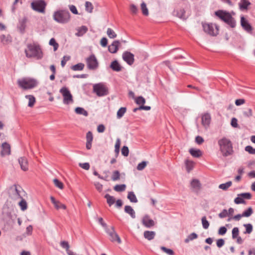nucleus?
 Instances as JSON below:
<instances>
[{"mask_svg": "<svg viewBox=\"0 0 255 255\" xmlns=\"http://www.w3.org/2000/svg\"><path fill=\"white\" fill-rule=\"evenodd\" d=\"M85 65L82 63H79L71 67V69L73 71H81L84 68Z\"/></svg>", "mask_w": 255, "mask_h": 255, "instance_id": "nucleus-34", "label": "nucleus"}, {"mask_svg": "<svg viewBox=\"0 0 255 255\" xmlns=\"http://www.w3.org/2000/svg\"><path fill=\"white\" fill-rule=\"evenodd\" d=\"M93 139V133L91 131H89L86 133V140L89 142H92Z\"/></svg>", "mask_w": 255, "mask_h": 255, "instance_id": "nucleus-60", "label": "nucleus"}, {"mask_svg": "<svg viewBox=\"0 0 255 255\" xmlns=\"http://www.w3.org/2000/svg\"><path fill=\"white\" fill-rule=\"evenodd\" d=\"M2 150L1 154L2 155H9L10 154V146L9 144L4 142L1 144Z\"/></svg>", "mask_w": 255, "mask_h": 255, "instance_id": "nucleus-20", "label": "nucleus"}, {"mask_svg": "<svg viewBox=\"0 0 255 255\" xmlns=\"http://www.w3.org/2000/svg\"><path fill=\"white\" fill-rule=\"evenodd\" d=\"M31 6L34 11L43 13L45 12L46 3L44 0H36L31 3Z\"/></svg>", "mask_w": 255, "mask_h": 255, "instance_id": "nucleus-5", "label": "nucleus"}, {"mask_svg": "<svg viewBox=\"0 0 255 255\" xmlns=\"http://www.w3.org/2000/svg\"><path fill=\"white\" fill-rule=\"evenodd\" d=\"M107 34L109 37L112 39L116 38L117 36L115 32L111 28H108L107 29Z\"/></svg>", "mask_w": 255, "mask_h": 255, "instance_id": "nucleus-39", "label": "nucleus"}, {"mask_svg": "<svg viewBox=\"0 0 255 255\" xmlns=\"http://www.w3.org/2000/svg\"><path fill=\"white\" fill-rule=\"evenodd\" d=\"M239 196H241L243 200L251 199L252 198V194L250 193H243L239 194Z\"/></svg>", "mask_w": 255, "mask_h": 255, "instance_id": "nucleus-56", "label": "nucleus"}, {"mask_svg": "<svg viewBox=\"0 0 255 255\" xmlns=\"http://www.w3.org/2000/svg\"><path fill=\"white\" fill-rule=\"evenodd\" d=\"M49 45L53 46L54 51H55L58 49L59 47V44L56 41L55 39L54 38H52L50 39L49 42Z\"/></svg>", "mask_w": 255, "mask_h": 255, "instance_id": "nucleus-41", "label": "nucleus"}, {"mask_svg": "<svg viewBox=\"0 0 255 255\" xmlns=\"http://www.w3.org/2000/svg\"><path fill=\"white\" fill-rule=\"evenodd\" d=\"M94 185L96 188V189L99 192H101L103 190V185L101 184L100 183L97 182L94 183Z\"/></svg>", "mask_w": 255, "mask_h": 255, "instance_id": "nucleus-64", "label": "nucleus"}, {"mask_svg": "<svg viewBox=\"0 0 255 255\" xmlns=\"http://www.w3.org/2000/svg\"><path fill=\"white\" fill-rule=\"evenodd\" d=\"M147 164V161H143L141 162L138 164L137 166V169L138 170L141 171L146 166Z\"/></svg>", "mask_w": 255, "mask_h": 255, "instance_id": "nucleus-51", "label": "nucleus"}, {"mask_svg": "<svg viewBox=\"0 0 255 255\" xmlns=\"http://www.w3.org/2000/svg\"><path fill=\"white\" fill-rule=\"evenodd\" d=\"M125 212L129 214L130 217L134 219L135 218V213L132 208L129 205H126L125 207Z\"/></svg>", "mask_w": 255, "mask_h": 255, "instance_id": "nucleus-24", "label": "nucleus"}, {"mask_svg": "<svg viewBox=\"0 0 255 255\" xmlns=\"http://www.w3.org/2000/svg\"><path fill=\"white\" fill-rule=\"evenodd\" d=\"M253 213V211L252 207H249L247 210H245L242 214V216L244 217H250Z\"/></svg>", "mask_w": 255, "mask_h": 255, "instance_id": "nucleus-48", "label": "nucleus"}, {"mask_svg": "<svg viewBox=\"0 0 255 255\" xmlns=\"http://www.w3.org/2000/svg\"><path fill=\"white\" fill-rule=\"evenodd\" d=\"M120 145L121 139L119 138H118L116 140V144L115 145V152L116 153L117 155L119 154L120 152Z\"/></svg>", "mask_w": 255, "mask_h": 255, "instance_id": "nucleus-43", "label": "nucleus"}, {"mask_svg": "<svg viewBox=\"0 0 255 255\" xmlns=\"http://www.w3.org/2000/svg\"><path fill=\"white\" fill-rule=\"evenodd\" d=\"M202 26L204 31L211 36H216L219 32V26L216 24L203 23Z\"/></svg>", "mask_w": 255, "mask_h": 255, "instance_id": "nucleus-4", "label": "nucleus"}, {"mask_svg": "<svg viewBox=\"0 0 255 255\" xmlns=\"http://www.w3.org/2000/svg\"><path fill=\"white\" fill-rule=\"evenodd\" d=\"M130 10L132 14H136L138 12V8L135 4H131L130 5Z\"/></svg>", "mask_w": 255, "mask_h": 255, "instance_id": "nucleus-53", "label": "nucleus"}, {"mask_svg": "<svg viewBox=\"0 0 255 255\" xmlns=\"http://www.w3.org/2000/svg\"><path fill=\"white\" fill-rule=\"evenodd\" d=\"M211 117L209 113H205L202 116V124L206 128H208L211 122Z\"/></svg>", "mask_w": 255, "mask_h": 255, "instance_id": "nucleus-16", "label": "nucleus"}, {"mask_svg": "<svg viewBox=\"0 0 255 255\" xmlns=\"http://www.w3.org/2000/svg\"><path fill=\"white\" fill-rule=\"evenodd\" d=\"M122 154L124 156H128L129 154V149L128 146H124L122 148Z\"/></svg>", "mask_w": 255, "mask_h": 255, "instance_id": "nucleus-54", "label": "nucleus"}, {"mask_svg": "<svg viewBox=\"0 0 255 255\" xmlns=\"http://www.w3.org/2000/svg\"><path fill=\"white\" fill-rule=\"evenodd\" d=\"M224 156H228L232 154L233 152L232 144L231 142L227 139L224 138Z\"/></svg>", "mask_w": 255, "mask_h": 255, "instance_id": "nucleus-12", "label": "nucleus"}, {"mask_svg": "<svg viewBox=\"0 0 255 255\" xmlns=\"http://www.w3.org/2000/svg\"><path fill=\"white\" fill-rule=\"evenodd\" d=\"M215 15L223 21V10H219L215 12Z\"/></svg>", "mask_w": 255, "mask_h": 255, "instance_id": "nucleus-61", "label": "nucleus"}, {"mask_svg": "<svg viewBox=\"0 0 255 255\" xmlns=\"http://www.w3.org/2000/svg\"><path fill=\"white\" fill-rule=\"evenodd\" d=\"M97 221L101 226L105 228V229L108 228L107 224L104 222L103 219L102 217L98 218Z\"/></svg>", "mask_w": 255, "mask_h": 255, "instance_id": "nucleus-63", "label": "nucleus"}, {"mask_svg": "<svg viewBox=\"0 0 255 255\" xmlns=\"http://www.w3.org/2000/svg\"><path fill=\"white\" fill-rule=\"evenodd\" d=\"M75 112L77 114L88 116V113L84 108L81 107H77L75 109Z\"/></svg>", "mask_w": 255, "mask_h": 255, "instance_id": "nucleus-30", "label": "nucleus"}, {"mask_svg": "<svg viewBox=\"0 0 255 255\" xmlns=\"http://www.w3.org/2000/svg\"><path fill=\"white\" fill-rule=\"evenodd\" d=\"M18 84L20 87L24 90H27L36 87L38 85V82L36 79L33 78L28 79H23L19 80Z\"/></svg>", "mask_w": 255, "mask_h": 255, "instance_id": "nucleus-3", "label": "nucleus"}, {"mask_svg": "<svg viewBox=\"0 0 255 255\" xmlns=\"http://www.w3.org/2000/svg\"><path fill=\"white\" fill-rule=\"evenodd\" d=\"M120 173L118 170H115L113 172L111 179L113 181H117L120 179Z\"/></svg>", "mask_w": 255, "mask_h": 255, "instance_id": "nucleus-40", "label": "nucleus"}, {"mask_svg": "<svg viewBox=\"0 0 255 255\" xmlns=\"http://www.w3.org/2000/svg\"><path fill=\"white\" fill-rule=\"evenodd\" d=\"M224 22L228 24L231 27L234 28L236 25L235 19L228 12L224 11Z\"/></svg>", "mask_w": 255, "mask_h": 255, "instance_id": "nucleus-11", "label": "nucleus"}, {"mask_svg": "<svg viewBox=\"0 0 255 255\" xmlns=\"http://www.w3.org/2000/svg\"><path fill=\"white\" fill-rule=\"evenodd\" d=\"M18 162L20 165L21 169L23 171H27L28 169L27 160L25 157H21L18 159Z\"/></svg>", "mask_w": 255, "mask_h": 255, "instance_id": "nucleus-19", "label": "nucleus"}, {"mask_svg": "<svg viewBox=\"0 0 255 255\" xmlns=\"http://www.w3.org/2000/svg\"><path fill=\"white\" fill-rule=\"evenodd\" d=\"M122 58L128 65H131L134 61V55L130 52L126 51L123 52Z\"/></svg>", "mask_w": 255, "mask_h": 255, "instance_id": "nucleus-10", "label": "nucleus"}, {"mask_svg": "<svg viewBox=\"0 0 255 255\" xmlns=\"http://www.w3.org/2000/svg\"><path fill=\"white\" fill-rule=\"evenodd\" d=\"M27 21V18L25 16L21 19H19L17 28L21 34H23L25 32Z\"/></svg>", "mask_w": 255, "mask_h": 255, "instance_id": "nucleus-17", "label": "nucleus"}, {"mask_svg": "<svg viewBox=\"0 0 255 255\" xmlns=\"http://www.w3.org/2000/svg\"><path fill=\"white\" fill-rule=\"evenodd\" d=\"M18 205H19V206L20 207V209L22 211H25L27 208V202L22 198H21V201L19 202Z\"/></svg>", "mask_w": 255, "mask_h": 255, "instance_id": "nucleus-38", "label": "nucleus"}, {"mask_svg": "<svg viewBox=\"0 0 255 255\" xmlns=\"http://www.w3.org/2000/svg\"><path fill=\"white\" fill-rule=\"evenodd\" d=\"M155 236V233L154 231H146L144 232V237L149 241L153 239Z\"/></svg>", "mask_w": 255, "mask_h": 255, "instance_id": "nucleus-26", "label": "nucleus"}, {"mask_svg": "<svg viewBox=\"0 0 255 255\" xmlns=\"http://www.w3.org/2000/svg\"><path fill=\"white\" fill-rule=\"evenodd\" d=\"M185 163L187 172L189 173L193 168L194 162L189 160H186Z\"/></svg>", "mask_w": 255, "mask_h": 255, "instance_id": "nucleus-32", "label": "nucleus"}, {"mask_svg": "<svg viewBox=\"0 0 255 255\" xmlns=\"http://www.w3.org/2000/svg\"><path fill=\"white\" fill-rule=\"evenodd\" d=\"M234 202L237 204H245V201L243 199L241 196H239V194L238 195V197H236L234 200Z\"/></svg>", "mask_w": 255, "mask_h": 255, "instance_id": "nucleus-52", "label": "nucleus"}, {"mask_svg": "<svg viewBox=\"0 0 255 255\" xmlns=\"http://www.w3.org/2000/svg\"><path fill=\"white\" fill-rule=\"evenodd\" d=\"M55 185L60 189H62L64 187L63 184L58 179L55 178L53 180Z\"/></svg>", "mask_w": 255, "mask_h": 255, "instance_id": "nucleus-50", "label": "nucleus"}, {"mask_svg": "<svg viewBox=\"0 0 255 255\" xmlns=\"http://www.w3.org/2000/svg\"><path fill=\"white\" fill-rule=\"evenodd\" d=\"M88 31V28L86 26L83 25L81 27H80L78 29V32L77 33V35L78 36H82L85 33H86Z\"/></svg>", "mask_w": 255, "mask_h": 255, "instance_id": "nucleus-35", "label": "nucleus"}, {"mask_svg": "<svg viewBox=\"0 0 255 255\" xmlns=\"http://www.w3.org/2000/svg\"><path fill=\"white\" fill-rule=\"evenodd\" d=\"M25 98L28 100V106L32 107L35 103V98L33 95H28L25 96Z\"/></svg>", "mask_w": 255, "mask_h": 255, "instance_id": "nucleus-28", "label": "nucleus"}, {"mask_svg": "<svg viewBox=\"0 0 255 255\" xmlns=\"http://www.w3.org/2000/svg\"><path fill=\"white\" fill-rule=\"evenodd\" d=\"M104 197L107 199V203L110 206H111L113 204L115 203V199L113 196H111L109 194H106L105 195Z\"/></svg>", "mask_w": 255, "mask_h": 255, "instance_id": "nucleus-31", "label": "nucleus"}, {"mask_svg": "<svg viewBox=\"0 0 255 255\" xmlns=\"http://www.w3.org/2000/svg\"><path fill=\"white\" fill-rule=\"evenodd\" d=\"M106 232L110 236V240L111 242H117L119 244H121L122 243L120 237L116 233L113 227H112L111 229H106Z\"/></svg>", "mask_w": 255, "mask_h": 255, "instance_id": "nucleus-8", "label": "nucleus"}, {"mask_svg": "<svg viewBox=\"0 0 255 255\" xmlns=\"http://www.w3.org/2000/svg\"><path fill=\"white\" fill-rule=\"evenodd\" d=\"M86 10L90 13L92 12L93 9V6L92 3L89 1H86L85 3Z\"/></svg>", "mask_w": 255, "mask_h": 255, "instance_id": "nucleus-42", "label": "nucleus"}, {"mask_svg": "<svg viewBox=\"0 0 255 255\" xmlns=\"http://www.w3.org/2000/svg\"><path fill=\"white\" fill-rule=\"evenodd\" d=\"M239 229L238 227H235L232 230V237L233 239L237 238L239 235Z\"/></svg>", "mask_w": 255, "mask_h": 255, "instance_id": "nucleus-57", "label": "nucleus"}, {"mask_svg": "<svg viewBox=\"0 0 255 255\" xmlns=\"http://www.w3.org/2000/svg\"><path fill=\"white\" fill-rule=\"evenodd\" d=\"M142 223L144 226L150 228L154 226V222L153 220L150 219L148 215H145L142 219Z\"/></svg>", "mask_w": 255, "mask_h": 255, "instance_id": "nucleus-14", "label": "nucleus"}, {"mask_svg": "<svg viewBox=\"0 0 255 255\" xmlns=\"http://www.w3.org/2000/svg\"><path fill=\"white\" fill-rule=\"evenodd\" d=\"M25 56L28 58H35L37 60L41 59L43 53L39 45L35 43H29L27 45V49H25Z\"/></svg>", "mask_w": 255, "mask_h": 255, "instance_id": "nucleus-1", "label": "nucleus"}, {"mask_svg": "<svg viewBox=\"0 0 255 255\" xmlns=\"http://www.w3.org/2000/svg\"><path fill=\"white\" fill-rule=\"evenodd\" d=\"M161 250L169 255H173L174 253L171 249H167L165 247H161Z\"/></svg>", "mask_w": 255, "mask_h": 255, "instance_id": "nucleus-55", "label": "nucleus"}, {"mask_svg": "<svg viewBox=\"0 0 255 255\" xmlns=\"http://www.w3.org/2000/svg\"><path fill=\"white\" fill-rule=\"evenodd\" d=\"M126 184H117L114 187V189L117 192H122L126 190Z\"/></svg>", "mask_w": 255, "mask_h": 255, "instance_id": "nucleus-36", "label": "nucleus"}, {"mask_svg": "<svg viewBox=\"0 0 255 255\" xmlns=\"http://www.w3.org/2000/svg\"><path fill=\"white\" fill-rule=\"evenodd\" d=\"M60 246L64 249L66 250V252L68 255V252L71 251V250H69V245L68 242L67 241H62L60 243Z\"/></svg>", "mask_w": 255, "mask_h": 255, "instance_id": "nucleus-47", "label": "nucleus"}, {"mask_svg": "<svg viewBox=\"0 0 255 255\" xmlns=\"http://www.w3.org/2000/svg\"><path fill=\"white\" fill-rule=\"evenodd\" d=\"M93 92L99 97L106 96L108 94V89L102 83L96 84L93 86Z\"/></svg>", "mask_w": 255, "mask_h": 255, "instance_id": "nucleus-6", "label": "nucleus"}, {"mask_svg": "<svg viewBox=\"0 0 255 255\" xmlns=\"http://www.w3.org/2000/svg\"><path fill=\"white\" fill-rule=\"evenodd\" d=\"M50 200L56 209H63L65 210L66 209V206L64 204L61 203L58 201H56L53 196L50 197Z\"/></svg>", "mask_w": 255, "mask_h": 255, "instance_id": "nucleus-21", "label": "nucleus"}, {"mask_svg": "<svg viewBox=\"0 0 255 255\" xmlns=\"http://www.w3.org/2000/svg\"><path fill=\"white\" fill-rule=\"evenodd\" d=\"M241 25L243 28L248 32H251L253 30L251 25L244 16L241 17Z\"/></svg>", "mask_w": 255, "mask_h": 255, "instance_id": "nucleus-13", "label": "nucleus"}, {"mask_svg": "<svg viewBox=\"0 0 255 255\" xmlns=\"http://www.w3.org/2000/svg\"><path fill=\"white\" fill-rule=\"evenodd\" d=\"M174 13L179 18L183 19H186V17L185 16V10L181 8L179 10L174 11Z\"/></svg>", "mask_w": 255, "mask_h": 255, "instance_id": "nucleus-25", "label": "nucleus"}, {"mask_svg": "<svg viewBox=\"0 0 255 255\" xmlns=\"http://www.w3.org/2000/svg\"><path fill=\"white\" fill-rule=\"evenodd\" d=\"M245 150L250 154H255V148H254L250 145H248L245 147Z\"/></svg>", "mask_w": 255, "mask_h": 255, "instance_id": "nucleus-59", "label": "nucleus"}, {"mask_svg": "<svg viewBox=\"0 0 255 255\" xmlns=\"http://www.w3.org/2000/svg\"><path fill=\"white\" fill-rule=\"evenodd\" d=\"M100 44L102 47H105L108 45V39L106 37H103L100 41Z\"/></svg>", "mask_w": 255, "mask_h": 255, "instance_id": "nucleus-62", "label": "nucleus"}, {"mask_svg": "<svg viewBox=\"0 0 255 255\" xmlns=\"http://www.w3.org/2000/svg\"><path fill=\"white\" fill-rule=\"evenodd\" d=\"M250 4V2L248 0H242L240 4L241 8L247 9L248 6Z\"/></svg>", "mask_w": 255, "mask_h": 255, "instance_id": "nucleus-49", "label": "nucleus"}, {"mask_svg": "<svg viewBox=\"0 0 255 255\" xmlns=\"http://www.w3.org/2000/svg\"><path fill=\"white\" fill-rule=\"evenodd\" d=\"M244 226L246 228V231L244 234H251L253 231V226L251 224H244Z\"/></svg>", "mask_w": 255, "mask_h": 255, "instance_id": "nucleus-45", "label": "nucleus"}, {"mask_svg": "<svg viewBox=\"0 0 255 255\" xmlns=\"http://www.w3.org/2000/svg\"><path fill=\"white\" fill-rule=\"evenodd\" d=\"M70 59V57L69 56H64L61 62V65L62 67H64L66 64L67 61H69Z\"/></svg>", "mask_w": 255, "mask_h": 255, "instance_id": "nucleus-58", "label": "nucleus"}, {"mask_svg": "<svg viewBox=\"0 0 255 255\" xmlns=\"http://www.w3.org/2000/svg\"><path fill=\"white\" fill-rule=\"evenodd\" d=\"M127 198L132 203H137L138 202L135 194L132 191L128 192Z\"/></svg>", "mask_w": 255, "mask_h": 255, "instance_id": "nucleus-29", "label": "nucleus"}, {"mask_svg": "<svg viewBox=\"0 0 255 255\" xmlns=\"http://www.w3.org/2000/svg\"><path fill=\"white\" fill-rule=\"evenodd\" d=\"M88 68L90 70H95L98 66V62L94 54L91 55L86 59Z\"/></svg>", "mask_w": 255, "mask_h": 255, "instance_id": "nucleus-9", "label": "nucleus"}, {"mask_svg": "<svg viewBox=\"0 0 255 255\" xmlns=\"http://www.w3.org/2000/svg\"><path fill=\"white\" fill-rule=\"evenodd\" d=\"M60 92L63 97V103L68 105L73 102V97L68 89L65 87H62L60 90Z\"/></svg>", "mask_w": 255, "mask_h": 255, "instance_id": "nucleus-7", "label": "nucleus"}, {"mask_svg": "<svg viewBox=\"0 0 255 255\" xmlns=\"http://www.w3.org/2000/svg\"><path fill=\"white\" fill-rule=\"evenodd\" d=\"M127 108L126 107H121L120 108L117 112V117L118 119H120L122 118L125 113L126 112Z\"/></svg>", "mask_w": 255, "mask_h": 255, "instance_id": "nucleus-33", "label": "nucleus"}, {"mask_svg": "<svg viewBox=\"0 0 255 255\" xmlns=\"http://www.w3.org/2000/svg\"><path fill=\"white\" fill-rule=\"evenodd\" d=\"M110 67L114 71L120 72L122 70V67L118 60H115L110 64Z\"/></svg>", "mask_w": 255, "mask_h": 255, "instance_id": "nucleus-22", "label": "nucleus"}, {"mask_svg": "<svg viewBox=\"0 0 255 255\" xmlns=\"http://www.w3.org/2000/svg\"><path fill=\"white\" fill-rule=\"evenodd\" d=\"M121 43L119 40H114L112 43L108 46V51L111 53H116L119 49Z\"/></svg>", "mask_w": 255, "mask_h": 255, "instance_id": "nucleus-15", "label": "nucleus"}, {"mask_svg": "<svg viewBox=\"0 0 255 255\" xmlns=\"http://www.w3.org/2000/svg\"><path fill=\"white\" fill-rule=\"evenodd\" d=\"M218 145L220 147V152L218 153L219 157L222 158L223 156V137L218 140Z\"/></svg>", "mask_w": 255, "mask_h": 255, "instance_id": "nucleus-27", "label": "nucleus"}, {"mask_svg": "<svg viewBox=\"0 0 255 255\" xmlns=\"http://www.w3.org/2000/svg\"><path fill=\"white\" fill-rule=\"evenodd\" d=\"M190 184L194 192L196 193L199 192L201 188V184L199 180L194 179L191 181Z\"/></svg>", "mask_w": 255, "mask_h": 255, "instance_id": "nucleus-18", "label": "nucleus"}, {"mask_svg": "<svg viewBox=\"0 0 255 255\" xmlns=\"http://www.w3.org/2000/svg\"><path fill=\"white\" fill-rule=\"evenodd\" d=\"M135 103L139 105H144L145 103V99L142 96L137 97L135 99Z\"/></svg>", "mask_w": 255, "mask_h": 255, "instance_id": "nucleus-44", "label": "nucleus"}, {"mask_svg": "<svg viewBox=\"0 0 255 255\" xmlns=\"http://www.w3.org/2000/svg\"><path fill=\"white\" fill-rule=\"evenodd\" d=\"M141 9L142 14L145 16H147L149 14L148 10L146 6V4L144 2H142L141 4Z\"/></svg>", "mask_w": 255, "mask_h": 255, "instance_id": "nucleus-37", "label": "nucleus"}, {"mask_svg": "<svg viewBox=\"0 0 255 255\" xmlns=\"http://www.w3.org/2000/svg\"><path fill=\"white\" fill-rule=\"evenodd\" d=\"M203 228L205 229H207L209 227V223L207 221L206 217L204 216L201 219Z\"/></svg>", "mask_w": 255, "mask_h": 255, "instance_id": "nucleus-46", "label": "nucleus"}, {"mask_svg": "<svg viewBox=\"0 0 255 255\" xmlns=\"http://www.w3.org/2000/svg\"><path fill=\"white\" fill-rule=\"evenodd\" d=\"M53 19L57 23L65 24L70 21L71 14L67 9H58L54 12Z\"/></svg>", "mask_w": 255, "mask_h": 255, "instance_id": "nucleus-2", "label": "nucleus"}, {"mask_svg": "<svg viewBox=\"0 0 255 255\" xmlns=\"http://www.w3.org/2000/svg\"><path fill=\"white\" fill-rule=\"evenodd\" d=\"M189 153L194 157L198 158L202 156V152L199 149L190 148L189 150Z\"/></svg>", "mask_w": 255, "mask_h": 255, "instance_id": "nucleus-23", "label": "nucleus"}]
</instances>
